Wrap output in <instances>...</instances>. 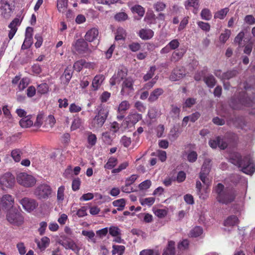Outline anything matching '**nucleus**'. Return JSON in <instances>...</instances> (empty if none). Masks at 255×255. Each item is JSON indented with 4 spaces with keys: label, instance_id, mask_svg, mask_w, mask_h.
Returning <instances> with one entry per match:
<instances>
[{
    "label": "nucleus",
    "instance_id": "f257e3e1",
    "mask_svg": "<svg viewBox=\"0 0 255 255\" xmlns=\"http://www.w3.org/2000/svg\"><path fill=\"white\" fill-rule=\"evenodd\" d=\"M245 92H240L236 97H233L230 103V107L234 110H242L244 107H253L255 106V93L251 99L249 95L253 93V87L247 82L243 83Z\"/></svg>",
    "mask_w": 255,
    "mask_h": 255
},
{
    "label": "nucleus",
    "instance_id": "f03ea898",
    "mask_svg": "<svg viewBox=\"0 0 255 255\" xmlns=\"http://www.w3.org/2000/svg\"><path fill=\"white\" fill-rule=\"evenodd\" d=\"M232 163L241 168L243 172L247 174H252L255 171V165L249 156L242 158L239 153L234 154L230 158Z\"/></svg>",
    "mask_w": 255,
    "mask_h": 255
},
{
    "label": "nucleus",
    "instance_id": "7ed1b4c3",
    "mask_svg": "<svg viewBox=\"0 0 255 255\" xmlns=\"http://www.w3.org/2000/svg\"><path fill=\"white\" fill-rule=\"evenodd\" d=\"M214 190L217 194V201L222 204H229L233 202L236 198V190L233 188H225L222 183H218L215 187Z\"/></svg>",
    "mask_w": 255,
    "mask_h": 255
},
{
    "label": "nucleus",
    "instance_id": "20e7f679",
    "mask_svg": "<svg viewBox=\"0 0 255 255\" xmlns=\"http://www.w3.org/2000/svg\"><path fill=\"white\" fill-rule=\"evenodd\" d=\"M17 113L19 117L22 118L19 121V125L22 128H27L33 125L35 127L38 128L42 126V114H38L36 117L35 121L34 122V120L35 119L34 116L32 115L26 116L27 113Z\"/></svg>",
    "mask_w": 255,
    "mask_h": 255
},
{
    "label": "nucleus",
    "instance_id": "39448f33",
    "mask_svg": "<svg viewBox=\"0 0 255 255\" xmlns=\"http://www.w3.org/2000/svg\"><path fill=\"white\" fill-rule=\"evenodd\" d=\"M108 113H97L90 123V128L95 131L102 128L108 117Z\"/></svg>",
    "mask_w": 255,
    "mask_h": 255
},
{
    "label": "nucleus",
    "instance_id": "423d86ee",
    "mask_svg": "<svg viewBox=\"0 0 255 255\" xmlns=\"http://www.w3.org/2000/svg\"><path fill=\"white\" fill-rule=\"evenodd\" d=\"M6 220L10 224L18 227L21 226L24 223L22 215L15 210H11L7 212Z\"/></svg>",
    "mask_w": 255,
    "mask_h": 255
},
{
    "label": "nucleus",
    "instance_id": "0eeeda50",
    "mask_svg": "<svg viewBox=\"0 0 255 255\" xmlns=\"http://www.w3.org/2000/svg\"><path fill=\"white\" fill-rule=\"evenodd\" d=\"M17 183L25 187H31L35 185L36 179L32 175L24 172H21L16 177Z\"/></svg>",
    "mask_w": 255,
    "mask_h": 255
},
{
    "label": "nucleus",
    "instance_id": "6e6552de",
    "mask_svg": "<svg viewBox=\"0 0 255 255\" xmlns=\"http://www.w3.org/2000/svg\"><path fill=\"white\" fill-rule=\"evenodd\" d=\"M52 189L47 184H41L38 185L34 190L35 196L38 199H47L51 194Z\"/></svg>",
    "mask_w": 255,
    "mask_h": 255
},
{
    "label": "nucleus",
    "instance_id": "1a4fd4ad",
    "mask_svg": "<svg viewBox=\"0 0 255 255\" xmlns=\"http://www.w3.org/2000/svg\"><path fill=\"white\" fill-rule=\"evenodd\" d=\"M14 183L15 178L10 173H5L0 177V187L3 190L12 188Z\"/></svg>",
    "mask_w": 255,
    "mask_h": 255
},
{
    "label": "nucleus",
    "instance_id": "9d476101",
    "mask_svg": "<svg viewBox=\"0 0 255 255\" xmlns=\"http://www.w3.org/2000/svg\"><path fill=\"white\" fill-rule=\"evenodd\" d=\"M210 161L209 160H205L199 174V178L200 180L205 185L207 186L210 184L209 180L207 178V176L210 171Z\"/></svg>",
    "mask_w": 255,
    "mask_h": 255
},
{
    "label": "nucleus",
    "instance_id": "9b49d317",
    "mask_svg": "<svg viewBox=\"0 0 255 255\" xmlns=\"http://www.w3.org/2000/svg\"><path fill=\"white\" fill-rule=\"evenodd\" d=\"M73 46L79 54L88 53L91 52L88 43L85 40L82 38L77 40L76 42L73 44Z\"/></svg>",
    "mask_w": 255,
    "mask_h": 255
},
{
    "label": "nucleus",
    "instance_id": "f8f14e48",
    "mask_svg": "<svg viewBox=\"0 0 255 255\" xmlns=\"http://www.w3.org/2000/svg\"><path fill=\"white\" fill-rule=\"evenodd\" d=\"M19 203L24 209L27 212L33 211L38 206V203L33 199L24 197L20 200Z\"/></svg>",
    "mask_w": 255,
    "mask_h": 255
},
{
    "label": "nucleus",
    "instance_id": "ddd939ff",
    "mask_svg": "<svg viewBox=\"0 0 255 255\" xmlns=\"http://www.w3.org/2000/svg\"><path fill=\"white\" fill-rule=\"evenodd\" d=\"M209 144L212 148L216 149L218 147L223 150L226 149L228 145V143L225 140L224 137L220 136L216 137L215 139H210L209 141Z\"/></svg>",
    "mask_w": 255,
    "mask_h": 255
},
{
    "label": "nucleus",
    "instance_id": "4468645a",
    "mask_svg": "<svg viewBox=\"0 0 255 255\" xmlns=\"http://www.w3.org/2000/svg\"><path fill=\"white\" fill-rule=\"evenodd\" d=\"M133 83L134 81L131 77L126 78L122 83L121 94L122 95H128L130 92H133L134 90Z\"/></svg>",
    "mask_w": 255,
    "mask_h": 255
},
{
    "label": "nucleus",
    "instance_id": "2eb2a0df",
    "mask_svg": "<svg viewBox=\"0 0 255 255\" xmlns=\"http://www.w3.org/2000/svg\"><path fill=\"white\" fill-rule=\"evenodd\" d=\"M186 75V71L183 67L175 68L170 76V79L173 81L179 80Z\"/></svg>",
    "mask_w": 255,
    "mask_h": 255
},
{
    "label": "nucleus",
    "instance_id": "dca6fc26",
    "mask_svg": "<svg viewBox=\"0 0 255 255\" xmlns=\"http://www.w3.org/2000/svg\"><path fill=\"white\" fill-rule=\"evenodd\" d=\"M60 244L66 250H71L76 253H78L80 251V248L74 241L71 239L64 240L62 243H60Z\"/></svg>",
    "mask_w": 255,
    "mask_h": 255
},
{
    "label": "nucleus",
    "instance_id": "f3484780",
    "mask_svg": "<svg viewBox=\"0 0 255 255\" xmlns=\"http://www.w3.org/2000/svg\"><path fill=\"white\" fill-rule=\"evenodd\" d=\"M1 14L4 17H7L10 16V13L12 10V6L9 3L8 0H1Z\"/></svg>",
    "mask_w": 255,
    "mask_h": 255
},
{
    "label": "nucleus",
    "instance_id": "a211bd4d",
    "mask_svg": "<svg viewBox=\"0 0 255 255\" xmlns=\"http://www.w3.org/2000/svg\"><path fill=\"white\" fill-rule=\"evenodd\" d=\"M2 206L5 209L10 208L13 207L14 204V198L9 194L4 195L0 200Z\"/></svg>",
    "mask_w": 255,
    "mask_h": 255
},
{
    "label": "nucleus",
    "instance_id": "6ab92c4d",
    "mask_svg": "<svg viewBox=\"0 0 255 255\" xmlns=\"http://www.w3.org/2000/svg\"><path fill=\"white\" fill-rule=\"evenodd\" d=\"M42 125H43V128H45L46 130H48L49 129L51 128L55 125L56 123V120L54 116L52 115H49L47 117H46L44 120V118H43L42 120Z\"/></svg>",
    "mask_w": 255,
    "mask_h": 255
},
{
    "label": "nucleus",
    "instance_id": "aec40b11",
    "mask_svg": "<svg viewBox=\"0 0 255 255\" xmlns=\"http://www.w3.org/2000/svg\"><path fill=\"white\" fill-rule=\"evenodd\" d=\"M72 75L73 70L71 68L67 67L65 69L64 72L61 77L62 82L64 85H67L69 84L72 77Z\"/></svg>",
    "mask_w": 255,
    "mask_h": 255
},
{
    "label": "nucleus",
    "instance_id": "412c9836",
    "mask_svg": "<svg viewBox=\"0 0 255 255\" xmlns=\"http://www.w3.org/2000/svg\"><path fill=\"white\" fill-rule=\"evenodd\" d=\"M98 34V30L96 28H93L87 32L85 36V40L92 42L97 38Z\"/></svg>",
    "mask_w": 255,
    "mask_h": 255
},
{
    "label": "nucleus",
    "instance_id": "4be33fe9",
    "mask_svg": "<svg viewBox=\"0 0 255 255\" xmlns=\"http://www.w3.org/2000/svg\"><path fill=\"white\" fill-rule=\"evenodd\" d=\"M35 242L41 251H44L49 246L50 239L49 238L45 236L42 237L40 240L35 239Z\"/></svg>",
    "mask_w": 255,
    "mask_h": 255
},
{
    "label": "nucleus",
    "instance_id": "5701e85b",
    "mask_svg": "<svg viewBox=\"0 0 255 255\" xmlns=\"http://www.w3.org/2000/svg\"><path fill=\"white\" fill-rule=\"evenodd\" d=\"M139 36L143 40H148L151 39L154 35V32L150 29H140L138 33Z\"/></svg>",
    "mask_w": 255,
    "mask_h": 255
},
{
    "label": "nucleus",
    "instance_id": "b1692460",
    "mask_svg": "<svg viewBox=\"0 0 255 255\" xmlns=\"http://www.w3.org/2000/svg\"><path fill=\"white\" fill-rule=\"evenodd\" d=\"M239 74V71L235 68L228 70L227 72L223 73L222 74L221 79L224 80H230L238 76Z\"/></svg>",
    "mask_w": 255,
    "mask_h": 255
},
{
    "label": "nucleus",
    "instance_id": "393cba45",
    "mask_svg": "<svg viewBox=\"0 0 255 255\" xmlns=\"http://www.w3.org/2000/svg\"><path fill=\"white\" fill-rule=\"evenodd\" d=\"M164 91L162 88H157L154 90L150 94L148 101L153 102L156 101L158 97L163 93Z\"/></svg>",
    "mask_w": 255,
    "mask_h": 255
},
{
    "label": "nucleus",
    "instance_id": "a878e982",
    "mask_svg": "<svg viewBox=\"0 0 255 255\" xmlns=\"http://www.w3.org/2000/svg\"><path fill=\"white\" fill-rule=\"evenodd\" d=\"M239 220L235 215H231L227 218L224 222L225 226L231 227L234 226L239 223Z\"/></svg>",
    "mask_w": 255,
    "mask_h": 255
},
{
    "label": "nucleus",
    "instance_id": "bb28decb",
    "mask_svg": "<svg viewBox=\"0 0 255 255\" xmlns=\"http://www.w3.org/2000/svg\"><path fill=\"white\" fill-rule=\"evenodd\" d=\"M203 81L209 88L214 87L216 84V79L211 74L204 76L203 77Z\"/></svg>",
    "mask_w": 255,
    "mask_h": 255
},
{
    "label": "nucleus",
    "instance_id": "cd10ccee",
    "mask_svg": "<svg viewBox=\"0 0 255 255\" xmlns=\"http://www.w3.org/2000/svg\"><path fill=\"white\" fill-rule=\"evenodd\" d=\"M81 123L82 120L79 116L77 114L74 115L71 126V130H75L79 128L81 125Z\"/></svg>",
    "mask_w": 255,
    "mask_h": 255
},
{
    "label": "nucleus",
    "instance_id": "c85d7f7f",
    "mask_svg": "<svg viewBox=\"0 0 255 255\" xmlns=\"http://www.w3.org/2000/svg\"><path fill=\"white\" fill-rule=\"evenodd\" d=\"M112 254L113 255H123L126 248L123 245H113L112 246Z\"/></svg>",
    "mask_w": 255,
    "mask_h": 255
},
{
    "label": "nucleus",
    "instance_id": "c756f323",
    "mask_svg": "<svg viewBox=\"0 0 255 255\" xmlns=\"http://www.w3.org/2000/svg\"><path fill=\"white\" fill-rule=\"evenodd\" d=\"M130 10L132 13H135L141 17H142L145 13L144 8L140 5L136 4L130 8Z\"/></svg>",
    "mask_w": 255,
    "mask_h": 255
},
{
    "label": "nucleus",
    "instance_id": "7c9ffc66",
    "mask_svg": "<svg viewBox=\"0 0 255 255\" xmlns=\"http://www.w3.org/2000/svg\"><path fill=\"white\" fill-rule=\"evenodd\" d=\"M22 154V152L19 149H14L11 152V156L14 161L16 162L20 161Z\"/></svg>",
    "mask_w": 255,
    "mask_h": 255
},
{
    "label": "nucleus",
    "instance_id": "2f4dec72",
    "mask_svg": "<svg viewBox=\"0 0 255 255\" xmlns=\"http://www.w3.org/2000/svg\"><path fill=\"white\" fill-rule=\"evenodd\" d=\"M114 19L118 22L125 21L128 19V14L125 12H119L114 15Z\"/></svg>",
    "mask_w": 255,
    "mask_h": 255
},
{
    "label": "nucleus",
    "instance_id": "473e14b6",
    "mask_svg": "<svg viewBox=\"0 0 255 255\" xmlns=\"http://www.w3.org/2000/svg\"><path fill=\"white\" fill-rule=\"evenodd\" d=\"M97 136L95 134L92 133L91 132H89L87 137V141L88 143L87 147L91 148L94 146L97 142Z\"/></svg>",
    "mask_w": 255,
    "mask_h": 255
},
{
    "label": "nucleus",
    "instance_id": "72a5a7b5",
    "mask_svg": "<svg viewBox=\"0 0 255 255\" xmlns=\"http://www.w3.org/2000/svg\"><path fill=\"white\" fill-rule=\"evenodd\" d=\"M65 186L62 185L58 188L57 194V200L58 202L62 203L64 199Z\"/></svg>",
    "mask_w": 255,
    "mask_h": 255
},
{
    "label": "nucleus",
    "instance_id": "f704fd0d",
    "mask_svg": "<svg viewBox=\"0 0 255 255\" xmlns=\"http://www.w3.org/2000/svg\"><path fill=\"white\" fill-rule=\"evenodd\" d=\"M202 233V228L199 226H196L190 231V236L191 237L196 238L200 236Z\"/></svg>",
    "mask_w": 255,
    "mask_h": 255
},
{
    "label": "nucleus",
    "instance_id": "c9c22d12",
    "mask_svg": "<svg viewBox=\"0 0 255 255\" xmlns=\"http://www.w3.org/2000/svg\"><path fill=\"white\" fill-rule=\"evenodd\" d=\"M118 163V160L115 157H110L107 163L105 165L104 167L105 169H112Z\"/></svg>",
    "mask_w": 255,
    "mask_h": 255
},
{
    "label": "nucleus",
    "instance_id": "e433bc0d",
    "mask_svg": "<svg viewBox=\"0 0 255 255\" xmlns=\"http://www.w3.org/2000/svg\"><path fill=\"white\" fill-rule=\"evenodd\" d=\"M113 205L114 207H117L118 211H122L126 205V201L124 199H120L114 201L113 202Z\"/></svg>",
    "mask_w": 255,
    "mask_h": 255
},
{
    "label": "nucleus",
    "instance_id": "4c0bfd02",
    "mask_svg": "<svg viewBox=\"0 0 255 255\" xmlns=\"http://www.w3.org/2000/svg\"><path fill=\"white\" fill-rule=\"evenodd\" d=\"M109 234L112 237L117 236L118 235H121V229L117 226H112L108 228Z\"/></svg>",
    "mask_w": 255,
    "mask_h": 255
},
{
    "label": "nucleus",
    "instance_id": "58836bf2",
    "mask_svg": "<svg viewBox=\"0 0 255 255\" xmlns=\"http://www.w3.org/2000/svg\"><path fill=\"white\" fill-rule=\"evenodd\" d=\"M229 9L228 8H225L221 9L215 13L214 18H219L220 19H223L229 12Z\"/></svg>",
    "mask_w": 255,
    "mask_h": 255
},
{
    "label": "nucleus",
    "instance_id": "ea45409f",
    "mask_svg": "<svg viewBox=\"0 0 255 255\" xmlns=\"http://www.w3.org/2000/svg\"><path fill=\"white\" fill-rule=\"evenodd\" d=\"M103 80L102 76H96L94 77L92 82V86L95 90H96L101 85Z\"/></svg>",
    "mask_w": 255,
    "mask_h": 255
},
{
    "label": "nucleus",
    "instance_id": "a19ab883",
    "mask_svg": "<svg viewBox=\"0 0 255 255\" xmlns=\"http://www.w3.org/2000/svg\"><path fill=\"white\" fill-rule=\"evenodd\" d=\"M68 5L67 0H58L57 7L60 12H63Z\"/></svg>",
    "mask_w": 255,
    "mask_h": 255
},
{
    "label": "nucleus",
    "instance_id": "79ce46f5",
    "mask_svg": "<svg viewBox=\"0 0 255 255\" xmlns=\"http://www.w3.org/2000/svg\"><path fill=\"white\" fill-rule=\"evenodd\" d=\"M155 202V198L154 197H148L140 200V204L142 206H152Z\"/></svg>",
    "mask_w": 255,
    "mask_h": 255
},
{
    "label": "nucleus",
    "instance_id": "37998d69",
    "mask_svg": "<svg viewBox=\"0 0 255 255\" xmlns=\"http://www.w3.org/2000/svg\"><path fill=\"white\" fill-rule=\"evenodd\" d=\"M126 31L123 28H119L117 30V34L115 37L116 40H124L126 37Z\"/></svg>",
    "mask_w": 255,
    "mask_h": 255
},
{
    "label": "nucleus",
    "instance_id": "c03bdc74",
    "mask_svg": "<svg viewBox=\"0 0 255 255\" xmlns=\"http://www.w3.org/2000/svg\"><path fill=\"white\" fill-rule=\"evenodd\" d=\"M202 18L205 20H209L211 19L212 14L209 9L207 8L203 9L201 12Z\"/></svg>",
    "mask_w": 255,
    "mask_h": 255
},
{
    "label": "nucleus",
    "instance_id": "a18cd8bd",
    "mask_svg": "<svg viewBox=\"0 0 255 255\" xmlns=\"http://www.w3.org/2000/svg\"><path fill=\"white\" fill-rule=\"evenodd\" d=\"M81 185L80 179L78 177L74 178L72 181V189L73 191H77L79 189Z\"/></svg>",
    "mask_w": 255,
    "mask_h": 255
},
{
    "label": "nucleus",
    "instance_id": "49530a36",
    "mask_svg": "<svg viewBox=\"0 0 255 255\" xmlns=\"http://www.w3.org/2000/svg\"><path fill=\"white\" fill-rule=\"evenodd\" d=\"M156 70L155 66H151L150 70L143 76V80L144 81H146L149 79H151L154 75V72Z\"/></svg>",
    "mask_w": 255,
    "mask_h": 255
},
{
    "label": "nucleus",
    "instance_id": "de8ad7c7",
    "mask_svg": "<svg viewBox=\"0 0 255 255\" xmlns=\"http://www.w3.org/2000/svg\"><path fill=\"white\" fill-rule=\"evenodd\" d=\"M231 34V31L230 30L226 29L224 33H222L220 36V40L223 43H225L226 41L229 39Z\"/></svg>",
    "mask_w": 255,
    "mask_h": 255
},
{
    "label": "nucleus",
    "instance_id": "09e8293b",
    "mask_svg": "<svg viewBox=\"0 0 255 255\" xmlns=\"http://www.w3.org/2000/svg\"><path fill=\"white\" fill-rule=\"evenodd\" d=\"M244 32L243 31H241L235 38L234 42L238 43L239 47L242 46V41L244 37Z\"/></svg>",
    "mask_w": 255,
    "mask_h": 255
},
{
    "label": "nucleus",
    "instance_id": "8fccbe9b",
    "mask_svg": "<svg viewBox=\"0 0 255 255\" xmlns=\"http://www.w3.org/2000/svg\"><path fill=\"white\" fill-rule=\"evenodd\" d=\"M196 104V99L192 98H189L184 102L183 105V108H191Z\"/></svg>",
    "mask_w": 255,
    "mask_h": 255
},
{
    "label": "nucleus",
    "instance_id": "3c124183",
    "mask_svg": "<svg viewBox=\"0 0 255 255\" xmlns=\"http://www.w3.org/2000/svg\"><path fill=\"white\" fill-rule=\"evenodd\" d=\"M197 153L196 151H192L187 155V160L190 162H194L197 159Z\"/></svg>",
    "mask_w": 255,
    "mask_h": 255
},
{
    "label": "nucleus",
    "instance_id": "603ef678",
    "mask_svg": "<svg viewBox=\"0 0 255 255\" xmlns=\"http://www.w3.org/2000/svg\"><path fill=\"white\" fill-rule=\"evenodd\" d=\"M48 91V86L46 83H42L39 85L37 88L38 93L44 94L46 93Z\"/></svg>",
    "mask_w": 255,
    "mask_h": 255
},
{
    "label": "nucleus",
    "instance_id": "864d4df0",
    "mask_svg": "<svg viewBox=\"0 0 255 255\" xmlns=\"http://www.w3.org/2000/svg\"><path fill=\"white\" fill-rule=\"evenodd\" d=\"M151 185V182L149 180H146L138 185V187L140 190H146L148 189Z\"/></svg>",
    "mask_w": 255,
    "mask_h": 255
},
{
    "label": "nucleus",
    "instance_id": "5fc2aeb1",
    "mask_svg": "<svg viewBox=\"0 0 255 255\" xmlns=\"http://www.w3.org/2000/svg\"><path fill=\"white\" fill-rule=\"evenodd\" d=\"M129 108V104L127 101H123L119 106L118 112H122L128 110Z\"/></svg>",
    "mask_w": 255,
    "mask_h": 255
},
{
    "label": "nucleus",
    "instance_id": "6e6d98bb",
    "mask_svg": "<svg viewBox=\"0 0 255 255\" xmlns=\"http://www.w3.org/2000/svg\"><path fill=\"white\" fill-rule=\"evenodd\" d=\"M109 232V229L108 227H106L104 228H103L102 229H100L99 230H98L96 231V235L98 237H99L100 238H103V237H105L108 233Z\"/></svg>",
    "mask_w": 255,
    "mask_h": 255
},
{
    "label": "nucleus",
    "instance_id": "4d7b16f0",
    "mask_svg": "<svg viewBox=\"0 0 255 255\" xmlns=\"http://www.w3.org/2000/svg\"><path fill=\"white\" fill-rule=\"evenodd\" d=\"M139 255H159L158 252L151 249L143 250L140 252Z\"/></svg>",
    "mask_w": 255,
    "mask_h": 255
},
{
    "label": "nucleus",
    "instance_id": "13d9d810",
    "mask_svg": "<svg viewBox=\"0 0 255 255\" xmlns=\"http://www.w3.org/2000/svg\"><path fill=\"white\" fill-rule=\"evenodd\" d=\"M40 227L38 229L39 235L42 236L45 234L46 229L47 226V223L46 222H41L39 223Z\"/></svg>",
    "mask_w": 255,
    "mask_h": 255
},
{
    "label": "nucleus",
    "instance_id": "bf43d9fd",
    "mask_svg": "<svg viewBox=\"0 0 255 255\" xmlns=\"http://www.w3.org/2000/svg\"><path fill=\"white\" fill-rule=\"evenodd\" d=\"M16 248L20 255H24L26 253V249L24 244L22 242H20L17 244Z\"/></svg>",
    "mask_w": 255,
    "mask_h": 255
},
{
    "label": "nucleus",
    "instance_id": "052dcab7",
    "mask_svg": "<svg viewBox=\"0 0 255 255\" xmlns=\"http://www.w3.org/2000/svg\"><path fill=\"white\" fill-rule=\"evenodd\" d=\"M165 7L166 4L163 2L158 1L154 4V8L157 11H162Z\"/></svg>",
    "mask_w": 255,
    "mask_h": 255
},
{
    "label": "nucleus",
    "instance_id": "680f3d73",
    "mask_svg": "<svg viewBox=\"0 0 255 255\" xmlns=\"http://www.w3.org/2000/svg\"><path fill=\"white\" fill-rule=\"evenodd\" d=\"M122 144L126 147H128L131 142V139L130 137H128L126 136H123L122 137L121 140Z\"/></svg>",
    "mask_w": 255,
    "mask_h": 255
},
{
    "label": "nucleus",
    "instance_id": "e2e57ef3",
    "mask_svg": "<svg viewBox=\"0 0 255 255\" xmlns=\"http://www.w3.org/2000/svg\"><path fill=\"white\" fill-rule=\"evenodd\" d=\"M186 177V173L183 171H180L177 174L176 180L178 183L182 182L185 180Z\"/></svg>",
    "mask_w": 255,
    "mask_h": 255
},
{
    "label": "nucleus",
    "instance_id": "0e129e2a",
    "mask_svg": "<svg viewBox=\"0 0 255 255\" xmlns=\"http://www.w3.org/2000/svg\"><path fill=\"white\" fill-rule=\"evenodd\" d=\"M198 25L200 28L204 31H209L210 30V25L208 23L199 21L198 22Z\"/></svg>",
    "mask_w": 255,
    "mask_h": 255
},
{
    "label": "nucleus",
    "instance_id": "69168bd1",
    "mask_svg": "<svg viewBox=\"0 0 255 255\" xmlns=\"http://www.w3.org/2000/svg\"><path fill=\"white\" fill-rule=\"evenodd\" d=\"M169 136L173 139H175L179 136L178 130L176 129L175 127L170 129Z\"/></svg>",
    "mask_w": 255,
    "mask_h": 255
},
{
    "label": "nucleus",
    "instance_id": "338daca9",
    "mask_svg": "<svg viewBox=\"0 0 255 255\" xmlns=\"http://www.w3.org/2000/svg\"><path fill=\"white\" fill-rule=\"evenodd\" d=\"M128 47L132 51L136 52L140 49L141 46L139 43L137 42H133L128 45Z\"/></svg>",
    "mask_w": 255,
    "mask_h": 255
},
{
    "label": "nucleus",
    "instance_id": "774afa93",
    "mask_svg": "<svg viewBox=\"0 0 255 255\" xmlns=\"http://www.w3.org/2000/svg\"><path fill=\"white\" fill-rule=\"evenodd\" d=\"M76 214L80 218L86 216L87 215V207L85 206L82 207L77 211Z\"/></svg>",
    "mask_w": 255,
    "mask_h": 255
}]
</instances>
